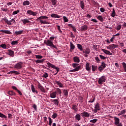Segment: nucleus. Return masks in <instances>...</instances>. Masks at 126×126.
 <instances>
[{
	"mask_svg": "<svg viewBox=\"0 0 126 126\" xmlns=\"http://www.w3.org/2000/svg\"><path fill=\"white\" fill-rule=\"evenodd\" d=\"M0 47L1 48H2V49H6V45L5 44H2L0 45Z\"/></svg>",
	"mask_w": 126,
	"mask_h": 126,
	"instance_id": "13d9d810",
	"label": "nucleus"
},
{
	"mask_svg": "<svg viewBox=\"0 0 126 126\" xmlns=\"http://www.w3.org/2000/svg\"><path fill=\"white\" fill-rule=\"evenodd\" d=\"M51 16L53 18H61V16L58 15L57 14H52Z\"/></svg>",
	"mask_w": 126,
	"mask_h": 126,
	"instance_id": "c756f323",
	"label": "nucleus"
},
{
	"mask_svg": "<svg viewBox=\"0 0 126 126\" xmlns=\"http://www.w3.org/2000/svg\"><path fill=\"white\" fill-rule=\"evenodd\" d=\"M19 12H20V10H17V11H14L12 13V15H15V14H17L18 13H19Z\"/></svg>",
	"mask_w": 126,
	"mask_h": 126,
	"instance_id": "3c124183",
	"label": "nucleus"
},
{
	"mask_svg": "<svg viewBox=\"0 0 126 126\" xmlns=\"http://www.w3.org/2000/svg\"><path fill=\"white\" fill-rule=\"evenodd\" d=\"M111 16L112 17H115V16H116V11H115V9H113L112 10V13L111 15Z\"/></svg>",
	"mask_w": 126,
	"mask_h": 126,
	"instance_id": "ea45409f",
	"label": "nucleus"
},
{
	"mask_svg": "<svg viewBox=\"0 0 126 126\" xmlns=\"http://www.w3.org/2000/svg\"><path fill=\"white\" fill-rule=\"evenodd\" d=\"M87 29H88V27L87 25H85L81 27L80 30L81 31L85 32L86 31Z\"/></svg>",
	"mask_w": 126,
	"mask_h": 126,
	"instance_id": "4468645a",
	"label": "nucleus"
},
{
	"mask_svg": "<svg viewBox=\"0 0 126 126\" xmlns=\"http://www.w3.org/2000/svg\"><path fill=\"white\" fill-rule=\"evenodd\" d=\"M37 87L38 88V90H40L43 93H46V89L40 83H38L37 84Z\"/></svg>",
	"mask_w": 126,
	"mask_h": 126,
	"instance_id": "39448f33",
	"label": "nucleus"
},
{
	"mask_svg": "<svg viewBox=\"0 0 126 126\" xmlns=\"http://www.w3.org/2000/svg\"><path fill=\"white\" fill-rule=\"evenodd\" d=\"M42 77H44V78H47V77H49V74L47 72H44V74H43Z\"/></svg>",
	"mask_w": 126,
	"mask_h": 126,
	"instance_id": "8fccbe9b",
	"label": "nucleus"
},
{
	"mask_svg": "<svg viewBox=\"0 0 126 126\" xmlns=\"http://www.w3.org/2000/svg\"><path fill=\"white\" fill-rule=\"evenodd\" d=\"M21 21L23 22V24H26V23H30V21L27 19H25L23 20H21Z\"/></svg>",
	"mask_w": 126,
	"mask_h": 126,
	"instance_id": "2f4dec72",
	"label": "nucleus"
},
{
	"mask_svg": "<svg viewBox=\"0 0 126 126\" xmlns=\"http://www.w3.org/2000/svg\"><path fill=\"white\" fill-rule=\"evenodd\" d=\"M0 32H2V33H5V34H12L11 32L8 30H1L0 31Z\"/></svg>",
	"mask_w": 126,
	"mask_h": 126,
	"instance_id": "cd10ccee",
	"label": "nucleus"
},
{
	"mask_svg": "<svg viewBox=\"0 0 126 126\" xmlns=\"http://www.w3.org/2000/svg\"><path fill=\"white\" fill-rule=\"evenodd\" d=\"M124 114H126V110H122L120 113L118 114V116H122V115H124Z\"/></svg>",
	"mask_w": 126,
	"mask_h": 126,
	"instance_id": "de8ad7c7",
	"label": "nucleus"
},
{
	"mask_svg": "<svg viewBox=\"0 0 126 126\" xmlns=\"http://www.w3.org/2000/svg\"><path fill=\"white\" fill-rule=\"evenodd\" d=\"M107 65V64L105 63V62H102L101 63V64L100 66H99L98 68V70L99 71H102V70H104V68H106V66Z\"/></svg>",
	"mask_w": 126,
	"mask_h": 126,
	"instance_id": "20e7f679",
	"label": "nucleus"
},
{
	"mask_svg": "<svg viewBox=\"0 0 126 126\" xmlns=\"http://www.w3.org/2000/svg\"><path fill=\"white\" fill-rule=\"evenodd\" d=\"M36 59H43V56L41 55H35Z\"/></svg>",
	"mask_w": 126,
	"mask_h": 126,
	"instance_id": "680f3d73",
	"label": "nucleus"
},
{
	"mask_svg": "<svg viewBox=\"0 0 126 126\" xmlns=\"http://www.w3.org/2000/svg\"><path fill=\"white\" fill-rule=\"evenodd\" d=\"M74 49H75V45L71 41L70 42V52H72Z\"/></svg>",
	"mask_w": 126,
	"mask_h": 126,
	"instance_id": "ddd939ff",
	"label": "nucleus"
},
{
	"mask_svg": "<svg viewBox=\"0 0 126 126\" xmlns=\"http://www.w3.org/2000/svg\"><path fill=\"white\" fill-rule=\"evenodd\" d=\"M72 109L75 112H77L78 111V108H77V105L75 104H73L72 105Z\"/></svg>",
	"mask_w": 126,
	"mask_h": 126,
	"instance_id": "393cba45",
	"label": "nucleus"
},
{
	"mask_svg": "<svg viewBox=\"0 0 126 126\" xmlns=\"http://www.w3.org/2000/svg\"><path fill=\"white\" fill-rule=\"evenodd\" d=\"M98 111H100V104L99 103H96L94 106V109H93V112L94 113H97Z\"/></svg>",
	"mask_w": 126,
	"mask_h": 126,
	"instance_id": "0eeeda50",
	"label": "nucleus"
},
{
	"mask_svg": "<svg viewBox=\"0 0 126 126\" xmlns=\"http://www.w3.org/2000/svg\"><path fill=\"white\" fill-rule=\"evenodd\" d=\"M95 61H96L97 63H99L100 59H99V57H95Z\"/></svg>",
	"mask_w": 126,
	"mask_h": 126,
	"instance_id": "338daca9",
	"label": "nucleus"
},
{
	"mask_svg": "<svg viewBox=\"0 0 126 126\" xmlns=\"http://www.w3.org/2000/svg\"><path fill=\"white\" fill-rule=\"evenodd\" d=\"M98 67L97 66H95V65H92V70L93 71H95L96 70V69H97V68Z\"/></svg>",
	"mask_w": 126,
	"mask_h": 126,
	"instance_id": "49530a36",
	"label": "nucleus"
},
{
	"mask_svg": "<svg viewBox=\"0 0 126 126\" xmlns=\"http://www.w3.org/2000/svg\"><path fill=\"white\" fill-rule=\"evenodd\" d=\"M122 65L123 66V68L124 69L125 72H126V63L125 62H123L122 63Z\"/></svg>",
	"mask_w": 126,
	"mask_h": 126,
	"instance_id": "a18cd8bd",
	"label": "nucleus"
},
{
	"mask_svg": "<svg viewBox=\"0 0 126 126\" xmlns=\"http://www.w3.org/2000/svg\"><path fill=\"white\" fill-rule=\"evenodd\" d=\"M54 40H55V37L51 36L50 37L49 40L44 41V43L46 46H49L51 48H54V49H56V50H58V47H57V46L54 45V43H53V41H54Z\"/></svg>",
	"mask_w": 126,
	"mask_h": 126,
	"instance_id": "f257e3e1",
	"label": "nucleus"
},
{
	"mask_svg": "<svg viewBox=\"0 0 126 126\" xmlns=\"http://www.w3.org/2000/svg\"><path fill=\"white\" fill-rule=\"evenodd\" d=\"M84 54H86V55H88L89 54H90V49L87 48L85 49H84L83 51Z\"/></svg>",
	"mask_w": 126,
	"mask_h": 126,
	"instance_id": "a211bd4d",
	"label": "nucleus"
},
{
	"mask_svg": "<svg viewBox=\"0 0 126 126\" xmlns=\"http://www.w3.org/2000/svg\"><path fill=\"white\" fill-rule=\"evenodd\" d=\"M97 121H98V119H94L92 120H90V123H92L93 124H95V123H96L97 122Z\"/></svg>",
	"mask_w": 126,
	"mask_h": 126,
	"instance_id": "603ef678",
	"label": "nucleus"
},
{
	"mask_svg": "<svg viewBox=\"0 0 126 126\" xmlns=\"http://www.w3.org/2000/svg\"><path fill=\"white\" fill-rule=\"evenodd\" d=\"M73 61L75 63H80V60L79 59V57L77 56H75L73 57Z\"/></svg>",
	"mask_w": 126,
	"mask_h": 126,
	"instance_id": "a878e982",
	"label": "nucleus"
},
{
	"mask_svg": "<svg viewBox=\"0 0 126 126\" xmlns=\"http://www.w3.org/2000/svg\"><path fill=\"white\" fill-rule=\"evenodd\" d=\"M0 118H4V119H7V117L2 113H0Z\"/></svg>",
	"mask_w": 126,
	"mask_h": 126,
	"instance_id": "864d4df0",
	"label": "nucleus"
},
{
	"mask_svg": "<svg viewBox=\"0 0 126 126\" xmlns=\"http://www.w3.org/2000/svg\"><path fill=\"white\" fill-rule=\"evenodd\" d=\"M56 97H57V94H56V92H53V93H52L51 94H50V97L51 98H56Z\"/></svg>",
	"mask_w": 126,
	"mask_h": 126,
	"instance_id": "72a5a7b5",
	"label": "nucleus"
},
{
	"mask_svg": "<svg viewBox=\"0 0 126 126\" xmlns=\"http://www.w3.org/2000/svg\"><path fill=\"white\" fill-rule=\"evenodd\" d=\"M121 28H122V25H119L116 28V30H117V31H120V30H121Z\"/></svg>",
	"mask_w": 126,
	"mask_h": 126,
	"instance_id": "bf43d9fd",
	"label": "nucleus"
},
{
	"mask_svg": "<svg viewBox=\"0 0 126 126\" xmlns=\"http://www.w3.org/2000/svg\"><path fill=\"white\" fill-rule=\"evenodd\" d=\"M55 83L57 84L61 88H63V85L62 84V83L60 82L59 81H55Z\"/></svg>",
	"mask_w": 126,
	"mask_h": 126,
	"instance_id": "7c9ffc66",
	"label": "nucleus"
},
{
	"mask_svg": "<svg viewBox=\"0 0 126 126\" xmlns=\"http://www.w3.org/2000/svg\"><path fill=\"white\" fill-rule=\"evenodd\" d=\"M7 51L8 52V55L9 56H10L11 57H13L14 56V51L10 49H8Z\"/></svg>",
	"mask_w": 126,
	"mask_h": 126,
	"instance_id": "4be33fe9",
	"label": "nucleus"
},
{
	"mask_svg": "<svg viewBox=\"0 0 126 126\" xmlns=\"http://www.w3.org/2000/svg\"><path fill=\"white\" fill-rule=\"evenodd\" d=\"M48 120H49L48 125L49 126H52V124H53V120L50 117H48Z\"/></svg>",
	"mask_w": 126,
	"mask_h": 126,
	"instance_id": "4c0bfd02",
	"label": "nucleus"
},
{
	"mask_svg": "<svg viewBox=\"0 0 126 126\" xmlns=\"http://www.w3.org/2000/svg\"><path fill=\"white\" fill-rule=\"evenodd\" d=\"M17 44H18V41L17 40L11 42V45H12V46H14V45H16Z\"/></svg>",
	"mask_w": 126,
	"mask_h": 126,
	"instance_id": "6e6d98bb",
	"label": "nucleus"
},
{
	"mask_svg": "<svg viewBox=\"0 0 126 126\" xmlns=\"http://www.w3.org/2000/svg\"><path fill=\"white\" fill-rule=\"evenodd\" d=\"M79 100H80V101H79L80 103H83V97H82V96H79Z\"/></svg>",
	"mask_w": 126,
	"mask_h": 126,
	"instance_id": "5fc2aeb1",
	"label": "nucleus"
},
{
	"mask_svg": "<svg viewBox=\"0 0 126 126\" xmlns=\"http://www.w3.org/2000/svg\"><path fill=\"white\" fill-rule=\"evenodd\" d=\"M63 19L64 22H68V19L65 16L63 17Z\"/></svg>",
	"mask_w": 126,
	"mask_h": 126,
	"instance_id": "052dcab7",
	"label": "nucleus"
},
{
	"mask_svg": "<svg viewBox=\"0 0 126 126\" xmlns=\"http://www.w3.org/2000/svg\"><path fill=\"white\" fill-rule=\"evenodd\" d=\"M9 73H14L15 74H16L17 75H18V74H20V73H19V72L17 71H15V70H13V71H11L9 72Z\"/></svg>",
	"mask_w": 126,
	"mask_h": 126,
	"instance_id": "e433bc0d",
	"label": "nucleus"
},
{
	"mask_svg": "<svg viewBox=\"0 0 126 126\" xmlns=\"http://www.w3.org/2000/svg\"><path fill=\"white\" fill-rule=\"evenodd\" d=\"M57 29H58L59 32H60V33H62V32H63L62 31V30H61V26H57Z\"/></svg>",
	"mask_w": 126,
	"mask_h": 126,
	"instance_id": "69168bd1",
	"label": "nucleus"
},
{
	"mask_svg": "<svg viewBox=\"0 0 126 126\" xmlns=\"http://www.w3.org/2000/svg\"><path fill=\"white\" fill-rule=\"evenodd\" d=\"M47 66L46 65V66H47V67H52V68H54L55 67V65L50 63H47Z\"/></svg>",
	"mask_w": 126,
	"mask_h": 126,
	"instance_id": "473e14b6",
	"label": "nucleus"
},
{
	"mask_svg": "<svg viewBox=\"0 0 126 126\" xmlns=\"http://www.w3.org/2000/svg\"><path fill=\"white\" fill-rule=\"evenodd\" d=\"M77 47L80 51H83V48H82V45H81V44H77Z\"/></svg>",
	"mask_w": 126,
	"mask_h": 126,
	"instance_id": "c9c22d12",
	"label": "nucleus"
},
{
	"mask_svg": "<svg viewBox=\"0 0 126 126\" xmlns=\"http://www.w3.org/2000/svg\"><path fill=\"white\" fill-rule=\"evenodd\" d=\"M74 118L76 119V121H79L81 120V116L79 114H77Z\"/></svg>",
	"mask_w": 126,
	"mask_h": 126,
	"instance_id": "6ab92c4d",
	"label": "nucleus"
},
{
	"mask_svg": "<svg viewBox=\"0 0 126 126\" xmlns=\"http://www.w3.org/2000/svg\"><path fill=\"white\" fill-rule=\"evenodd\" d=\"M103 82H106V78L104 76H102L98 79V84H103Z\"/></svg>",
	"mask_w": 126,
	"mask_h": 126,
	"instance_id": "423d86ee",
	"label": "nucleus"
},
{
	"mask_svg": "<svg viewBox=\"0 0 126 126\" xmlns=\"http://www.w3.org/2000/svg\"><path fill=\"white\" fill-rule=\"evenodd\" d=\"M81 115L82 118H89V117L90 116L89 113H88V112L86 111L81 113Z\"/></svg>",
	"mask_w": 126,
	"mask_h": 126,
	"instance_id": "9b49d317",
	"label": "nucleus"
},
{
	"mask_svg": "<svg viewBox=\"0 0 126 126\" xmlns=\"http://www.w3.org/2000/svg\"><path fill=\"white\" fill-rule=\"evenodd\" d=\"M100 11H101V12H104L105 8H100Z\"/></svg>",
	"mask_w": 126,
	"mask_h": 126,
	"instance_id": "774afa93",
	"label": "nucleus"
},
{
	"mask_svg": "<svg viewBox=\"0 0 126 126\" xmlns=\"http://www.w3.org/2000/svg\"><path fill=\"white\" fill-rule=\"evenodd\" d=\"M78 64H79L76 63H73L72 66H73V67L75 68L76 67H77L78 66Z\"/></svg>",
	"mask_w": 126,
	"mask_h": 126,
	"instance_id": "4d7b16f0",
	"label": "nucleus"
},
{
	"mask_svg": "<svg viewBox=\"0 0 126 126\" xmlns=\"http://www.w3.org/2000/svg\"><path fill=\"white\" fill-rule=\"evenodd\" d=\"M31 86L32 92H33V93H36V94H38V92L37 90H35V87H34V85H31Z\"/></svg>",
	"mask_w": 126,
	"mask_h": 126,
	"instance_id": "bb28decb",
	"label": "nucleus"
},
{
	"mask_svg": "<svg viewBox=\"0 0 126 126\" xmlns=\"http://www.w3.org/2000/svg\"><path fill=\"white\" fill-rule=\"evenodd\" d=\"M22 64H23V63L22 62H19L14 65V67L15 68L20 69L21 68H22Z\"/></svg>",
	"mask_w": 126,
	"mask_h": 126,
	"instance_id": "6e6552de",
	"label": "nucleus"
},
{
	"mask_svg": "<svg viewBox=\"0 0 126 126\" xmlns=\"http://www.w3.org/2000/svg\"><path fill=\"white\" fill-rule=\"evenodd\" d=\"M95 96H93V98H91L90 101H89V103H93L95 101Z\"/></svg>",
	"mask_w": 126,
	"mask_h": 126,
	"instance_id": "09e8293b",
	"label": "nucleus"
},
{
	"mask_svg": "<svg viewBox=\"0 0 126 126\" xmlns=\"http://www.w3.org/2000/svg\"><path fill=\"white\" fill-rule=\"evenodd\" d=\"M86 70H88V71L91 70V65H90L89 63H87L86 64Z\"/></svg>",
	"mask_w": 126,
	"mask_h": 126,
	"instance_id": "aec40b11",
	"label": "nucleus"
},
{
	"mask_svg": "<svg viewBox=\"0 0 126 126\" xmlns=\"http://www.w3.org/2000/svg\"><path fill=\"white\" fill-rule=\"evenodd\" d=\"M23 30L16 31L14 32V35H16V36H17L18 35H21V34H23Z\"/></svg>",
	"mask_w": 126,
	"mask_h": 126,
	"instance_id": "412c9836",
	"label": "nucleus"
},
{
	"mask_svg": "<svg viewBox=\"0 0 126 126\" xmlns=\"http://www.w3.org/2000/svg\"><path fill=\"white\" fill-rule=\"evenodd\" d=\"M27 14H29L30 15H32V16H36L37 15V12H33L31 10H28L27 12Z\"/></svg>",
	"mask_w": 126,
	"mask_h": 126,
	"instance_id": "1a4fd4ad",
	"label": "nucleus"
},
{
	"mask_svg": "<svg viewBox=\"0 0 126 126\" xmlns=\"http://www.w3.org/2000/svg\"><path fill=\"white\" fill-rule=\"evenodd\" d=\"M80 6H81V8H82V9H84V6H85L84 2L82 0L80 1Z\"/></svg>",
	"mask_w": 126,
	"mask_h": 126,
	"instance_id": "f704fd0d",
	"label": "nucleus"
},
{
	"mask_svg": "<svg viewBox=\"0 0 126 126\" xmlns=\"http://www.w3.org/2000/svg\"><path fill=\"white\" fill-rule=\"evenodd\" d=\"M115 48H118V45L116 44H110L107 46V49L108 50H114Z\"/></svg>",
	"mask_w": 126,
	"mask_h": 126,
	"instance_id": "9d476101",
	"label": "nucleus"
},
{
	"mask_svg": "<svg viewBox=\"0 0 126 126\" xmlns=\"http://www.w3.org/2000/svg\"><path fill=\"white\" fill-rule=\"evenodd\" d=\"M30 2L28 0L24 1L23 2V5H29Z\"/></svg>",
	"mask_w": 126,
	"mask_h": 126,
	"instance_id": "37998d69",
	"label": "nucleus"
},
{
	"mask_svg": "<svg viewBox=\"0 0 126 126\" xmlns=\"http://www.w3.org/2000/svg\"><path fill=\"white\" fill-rule=\"evenodd\" d=\"M114 121H115L114 124L116 125H119V124H120V119L116 117H114Z\"/></svg>",
	"mask_w": 126,
	"mask_h": 126,
	"instance_id": "f3484780",
	"label": "nucleus"
},
{
	"mask_svg": "<svg viewBox=\"0 0 126 126\" xmlns=\"http://www.w3.org/2000/svg\"><path fill=\"white\" fill-rule=\"evenodd\" d=\"M51 2H52V5H57V0H50Z\"/></svg>",
	"mask_w": 126,
	"mask_h": 126,
	"instance_id": "a19ab883",
	"label": "nucleus"
},
{
	"mask_svg": "<svg viewBox=\"0 0 126 126\" xmlns=\"http://www.w3.org/2000/svg\"><path fill=\"white\" fill-rule=\"evenodd\" d=\"M102 52H103L104 54H106V55H109L110 56H112V54L108 50H107L106 49H101Z\"/></svg>",
	"mask_w": 126,
	"mask_h": 126,
	"instance_id": "dca6fc26",
	"label": "nucleus"
},
{
	"mask_svg": "<svg viewBox=\"0 0 126 126\" xmlns=\"http://www.w3.org/2000/svg\"><path fill=\"white\" fill-rule=\"evenodd\" d=\"M57 117H58V114H57V113H53V114L51 116V118H52V119L55 120V119H56Z\"/></svg>",
	"mask_w": 126,
	"mask_h": 126,
	"instance_id": "79ce46f5",
	"label": "nucleus"
},
{
	"mask_svg": "<svg viewBox=\"0 0 126 126\" xmlns=\"http://www.w3.org/2000/svg\"><path fill=\"white\" fill-rule=\"evenodd\" d=\"M99 57L101 60H106V57H104L103 55H99Z\"/></svg>",
	"mask_w": 126,
	"mask_h": 126,
	"instance_id": "0e129e2a",
	"label": "nucleus"
},
{
	"mask_svg": "<svg viewBox=\"0 0 126 126\" xmlns=\"http://www.w3.org/2000/svg\"><path fill=\"white\" fill-rule=\"evenodd\" d=\"M55 93L56 95H60L62 96V90L60 88H56Z\"/></svg>",
	"mask_w": 126,
	"mask_h": 126,
	"instance_id": "2eb2a0df",
	"label": "nucleus"
},
{
	"mask_svg": "<svg viewBox=\"0 0 126 126\" xmlns=\"http://www.w3.org/2000/svg\"><path fill=\"white\" fill-rule=\"evenodd\" d=\"M52 102H53L54 105L56 106H59V104H60V101L58 99H51Z\"/></svg>",
	"mask_w": 126,
	"mask_h": 126,
	"instance_id": "5701e85b",
	"label": "nucleus"
},
{
	"mask_svg": "<svg viewBox=\"0 0 126 126\" xmlns=\"http://www.w3.org/2000/svg\"><path fill=\"white\" fill-rule=\"evenodd\" d=\"M32 108H33L35 111H37V105L35 104H33V105H32Z\"/></svg>",
	"mask_w": 126,
	"mask_h": 126,
	"instance_id": "e2e57ef3",
	"label": "nucleus"
},
{
	"mask_svg": "<svg viewBox=\"0 0 126 126\" xmlns=\"http://www.w3.org/2000/svg\"><path fill=\"white\" fill-rule=\"evenodd\" d=\"M81 68V65H79L76 67L75 68L69 70L70 72H75V71H78Z\"/></svg>",
	"mask_w": 126,
	"mask_h": 126,
	"instance_id": "f8f14e48",
	"label": "nucleus"
},
{
	"mask_svg": "<svg viewBox=\"0 0 126 126\" xmlns=\"http://www.w3.org/2000/svg\"><path fill=\"white\" fill-rule=\"evenodd\" d=\"M7 94L10 95V96H15V95H16V94L13 91H10L8 92Z\"/></svg>",
	"mask_w": 126,
	"mask_h": 126,
	"instance_id": "c85d7f7f",
	"label": "nucleus"
},
{
	"mask_svg": "<svg viewBox=\"0 0 126 126\" xmlns=\"http://www.w3.org/2000/svg\"><path fill=\"white\" fill-rule=\"evenodd\" d=\"M49 17L46 16H41L39 17L36 20L37 21H39L41 24H49V22H47V19H48Z\"/></svg>",
	"mask_w": 126,
	"mask_h": 126,
	"instance_id": "f03ea898",
	"label": "nucleus"
},
{
	"mask_svg": "<svg viewBox=\"0 0 126 126\" xmlns=\"http://www.w3.org/2000/svg\"><path fill=\"white\" fill-rule=\"evenodd\" d=\"M63 96L66 97V98H67V96H68V91H67V90H63Z\"/></svg>",
	"mask_w": 126,
	"mask_h": 126,
	"instance_id": "b1692460",
	"label": "nucleus"
},
{
	"mask_svg": "<svg viewBox=\"0 0 126 126\" xmlns=\"http://www.w3.org/2000/svg\"><path fill=\"white\" fill-rule=\"evenodd\" d=\"M97 19H98L99 21H101V22H103V20H104V19H103V17H102L101 15L97 16Z\"/></svg>",
	"mask_w": 126,
	"mask_h": 126,
	"instance_id": "c03bdc74",
	"label": "nucleus"
},
{
	"mask_svg": "<svg viewBox=\"0 0 126 126\" xmlns=\"http://www.w3.org/2000/svg\"><path fill=\"white\" fill-rule=\"evenodd\" d=\"M45 61V60L44 59H42V60H37L36 61H35V63H44V61Z\"/></svg>",
	"mask_w": 126,
	"mask_h": 126,
	"instance_id": "58836bf2",
	"label": "nucleus"
},
{
	"mask_svg": "<svg viewBox=\"0 0 126 126\" xmlns=\"http://www.w3.org/2000/svg\"><path fill=\"white\" fill-rule=\"evenodd\" d=\"M2 20H3L5 21V23H6L8 25H12V24L11 23H14V24H16V22L15 21V20L14 19H12L10 20V21L7 19L6 18H4L2 19Z\"/></svg>",
	"mask_w": 126,
	"mask_h": 126,
	"instance_id": "7ed1b4c3",
	"label": "nucleus"
}]
</instances>
